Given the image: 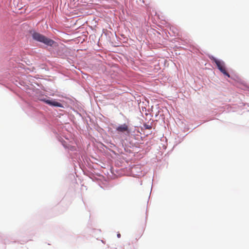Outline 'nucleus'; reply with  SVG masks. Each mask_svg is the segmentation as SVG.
I'll return each instance as SVG.
<instances>
[{"label": "nucleus", "instance_id": "nucleus-1", "mask_svg": "<svg viewBox=\"0 0 249 249\" xmlns=\"http://www.w3.org/2000/svg\"><path fill=\"white\" fill-rule=\"evenodd\" d=\"M32 35L33 38L34 40L42 42L48 46H52L54 43V41L53 40L46 37L45 36L39 33L33 32Z\"/></svg>", "mask_w": 249, "mask_h": 249}, {"label": "nucleus", "instance_id": "nucleus-2", "mask_svg": "<svg viewBox=\"0 0 249 249\" xmlns=\"http://www.w3.org/2000/svg\"><path fill=\"white\" fill-rule=\"evenodd\" d=\"M211 60L215 62L218 70L225 75L227 76L228 77H230V75L227 72L225 66V63L223 61L219 60L214 57L211 58Z\"/></svg>", "mask_w": 249, "mask_h": 249}, {"label": "nucleus", "instance_id": "nucleus-3", "mask_svg": "<svg viewBox=\"0 0 249 249\" xmlns=\"http://www.w3.org/2000/svg\"><path fill=\"white\" fill-rule=\"evenodd\" d=\"M42 101H43L45 103H46L51 106L58 107H62V105L61 103L56 102L54 100L43 99V100H42Z\"/></svg>", "mask_w": 249, "mask_h": 249}, {"label": "nucleus", "instance_id": "nucleus-4", "mask_svg": "<svg viewBox=\"0 0 249 249\" xmlns=\"http://www.w3.org/2000/svg\"><path fill=\"white\" fill-rule=\"evenodd\" d=\"M116 130L120 132H124L125 131H128V126L125 124H124L121 125L120 126H119L116 128Z\"/></svg>", "mask_w": 249, "mask_h": 249}, {"label": "nucleus", "instance_id": "nucleus-5", "mask_svg": "<svg viewBox=\"0 0 249 249\" xmlns=\"http://www.w3.org/2000/svg\"><path fill=\"white\" fill-rule=\"evenodd\" d=\"M144 126H145V128L148 129H150L152 128V126L146 124V125H145Z\"/></svg>", "mask_w": 249, "mask_h": 249}, {"label": "nucleus", "instance_id": "nucleus-6", "mask_svg": "<svg viewBox=\"0 0 249 249\" xmlns=\"http://www.w3.org/2000/svg\"><path fill=\"white\" fill-rule=\"evenodd\" d=\"M117 237H118V238H120V237H121V234H120V233H118V234H117Z\"/></svg>", "mask_w": 249, "mask_h": 249}, {"label": "nucleus", "instance_id": "nucleus-7", "mask_svg": "<svg viewBox=\"0 0 249 249\" xmlns=\"http://www.w3.org/2000/svg\"><path fill=\"white\" fill-rule=\"evenodd\" d=\"M73 149H74V148H73V147H71V150H73Z\"/></svg>", "mask_w": 249, "mask_h": 249}]
</instances>
